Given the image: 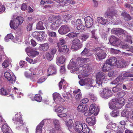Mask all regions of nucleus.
I'll return each mask as SVG.
<instances>
[{
    "label": "nucleus",
    "instance_id": "nucleus-1",
    "mask_svg": "<svg viewBox=\"0 0 133 133\" xmlns=\"http://www.w3.org/2000/svg\"><path fill=\"white\" fill-rule=\"evenodd\" d=\"M117 15V12L113 9V8H110L108 9L105 14V17L107 18L106 19H104L102 17H98L97 18V21L100 24H106L107 22L108 21V20L111 21H113L114 20L113 17L114 16H116Z\"/></svg>",
    "mask_w": 133,
    "mask_h": 133
},
{
    "label": "nucleus",
    "instance_id": "nucleus-2",
    "mask_svg": "<svg viewBox=\"0 0 133 133\" xmlns=\"http://www.w3.org/2000/svg\"><path fill=\"white\" fill-rule=\"evenodd\" d=\"M24 18L20 16H17L13 20L10 21V28L14 30H16L18 26L21 25L24 21Z\"/></svg>",
    "mask_w": 133,
    "mask_h": 133
},
{
    "label": "nucleus",
    "instance_id": "nucleus-3",
    "mask_svg": "<svg viewBox=\"0 0 133 133\" xmlns=\"http://www.w3.org/2000/svg\"><path fill=\"white\" fill-rule=\"evenodd\" d=\"M105 74L102 72H99L96 75V83L95 86L98 88L102 87V81L105 78Z\"/></svg>",
    "mask_w": 133,
    "mask_h": 133
},
{
    "label": "nucleus",
    "instance_id": "nucleus-4",
    "mask_svg": "<svg viewBox=\"0 0 133 133\" xmlns=\"http://www.w3.org/2000/svg\"><path fill=\"white\" fill-rule=\"evenodd\" d=\"M112 93L109 89L104 88L100 94L101 96L105 99H107L112 95Z\"/></svg>",
    "mask_w": 133,
    "mask_h": 133
},
{
    "label": "nucleus",
    "instance_id": "nucleus-5",
    "mask_svg": "<svg viewBox=\"0 0 133 133\" xmlns=\"http://www.w3.org/2000/svg\"><path fill=\"white\" fill-rule=\"evenodd\" d=\"M82 46V42L78 38H75L72 41V48L73 49L78 50L81 48Z\"/></svg>",
    "mask_w": 133,
    "mask_h": 133
},
{
    "label": "nucleus",
    "instance_id": "nucleus-6",
    "mask_svg": "<svg viewBox=\"0 0 133 133\" xmlns=\"http://www.w3.org/2000/svg\"><path fill=\"white\" fill-rule=\"evenodd\" d=\"M12 120L14 121L17 122L16 125H17L16 128L17 129H19L21 126H23L24 125L22 117L18 115H16L15 116L13 117Z\"/></svg>",
    "mask_w": 133,
    "mask_h": 133
},
{
    "label": "nucleus",
    "instance_id": "nucleus-7",
    "mask_svg": "<svg viewBox=\"0 0 133 133\" xmlns=\"http://www.w3.org/2000/svg\"><path fill=\"white\" fill-rule=\"evenodd\" d=\"M4 76L9 82L11 83H15L16 80V77L15 75L12 74L11 76V75L8 72H5Z\"/></svg>",
    "mask_w": 133,
    "mask_h": 133
},
{
    "label": "nucleus",
    "instance_id": "nucleus-8",
    "mask_svg": "<svg viewBox=\"0 0 133 133\" xmlns=\"http://www.w3.org/2000/svg\"><path fill=\"white\" fill-rule=\"evenodd\" d=\"M109 41L112 45L115 46H118L121 43L120 40L114 36H111Z\"/></svg>",
    "mask_w": 133,
    "mask_h": 133
},
{
    "label": "nucleus",
    "instance_id": "nucleus-9",
    "mask_svg": "<svg viewBox=\"0 0 133 133\" xmlns=\"http://www.w3.org/2000/svg\"><path fill=\"white\" fill-rule=\"evenodd\" d=\"M25 51L28 53V55L29 56H31L32 57L35 56L36 55H38L39 53L35 51V50L32 48L30 47H27L25 49Z\"/></svg>",
    "mask_w": 133,
    "mask_h": 133
},
{
    "label": "nucleus",
    "instance_id": "nucleus-10",
    "mask_svg": "<svg viewBox=\"0 0 133 133\" xmlns=\"http://www.w3.org/2000/svg\"><path fill=\"white\" fill-rule=\"evenodd\" d=\"M57 73L56 67L54 64H52L49 67L47 70L48 76L55 75Z\"/></svg>",
    "mask_w": 133,
    "mask_h": 133
},
{
    "label": "nucleus",
    "instance_id": "nucleus-11",
    "mask_svg": "<svg viewBox=\"0 0 133 133\" xmlns=\"http://www.w3.org/2000/svg\"><path fill=\"white\" fill-rule=\"evenodd\" d=\"M70 31L69 28L66 25H62L58 30L59 33L63 35L66 34Z\"/></svg>",
    "mask_w": 133,
    "mask_h": 133
},
{
    "label": "nucleus",
    "instance_id": "nucleus-12",
    "mask_svg": "<svg viewBox=\"0 0 133 133\" xmlns=\"http://www.w3.org/2000/svg\"><path fill=\"white\" fill-rule=\"evenodd\" d=\"M43 33L42 32L35 31L32 34V36L34 38H36L38 41H42L43 39L42 36Z\"/></svg>",
    "mask_w": 133,
    "mask_h": 133
},
{
    "label": "nucleus",
    "instance_id": "nucleus-13",
    "mask_svg": "<svg viewBox=\"0 0 133 133\" xmlns=\"http://www.w3.org/2000/svg\"><path fill=\"white\" fill-rule=\"evenodd\" d=\"M84 21L86 27L88 28H91L93 24L92 19L90 17L88 16L84 18Z\"/></svg>",
    "mask_w": 133,
    "mask_h": 133
},
{
    "label": "nucleus",
    "instance_id": "nucleus-14",
    "mask_svg": "<svg viewBox=\"0 0 133 133\" xmlns=\"http://www.w3.org/2000/svg\"><path fill=\"white\" fill-rule=\"evenodd\" d=\"M115 102H114L111 101V102L110 103L109 106V108L111 109H120L123 106L119 104L117 101Z\"/></svg>",
    "mask_w": 133,
    "mask_h": 133
},
{
    "label": "nucleus",
    "instance_id": "nucleus-15",
    "mask_svg": "<svg viewBox=\"0 0 133 133\" xmlns=\"http://www.w3.org/2000/svg\"><path fill=\"white\" fill-rule=\"evenodd\" d=\"M62 24V23H61L60 20H56L50 26V28L52 30H56L58 29L59 26Z\"/></svg>",
    "mask_w": 133,
    "mask_h": 133
},
{
    "label": "nucleus",
    "instance_id": "nucleus-16",
    "mask_svg": "<svg viewBox=\"0 0 133 133\" xmlns=\"http://www.w3.org/2000/svg\"><path fill=\"white\" fill-rule=\"evenodd\" d=\"M117 59L115 57H110L107 59L106 61L109 65L111 66H114L116 65L117 63Z\"/></svg>",
    "mask_w": 133,
    "mask_h": 133
},
{
    "label": "nucleus",
    "instance_id": "nucleus-17",
    "mask_svg": "<svg viewBox=\"0 0 133 133\" xmlns=\"http://www.w3.org/2000/svg\"><path fill=\"white\" fill-rule=\"evenodd\" d=\"M76 26L77 29L79 30H83L84 29V26L82 24L81 19H77L76 22Z\"/></svg>",
    "mask_w": 133,
    "mask_h": 133
},
{
    "label": "nucleus",
    "instance_id": "nucleus-18",
    "mask_svg": "<svg viewBox=\"0 0 133 133\" xmlns=\"http://www.w3.org/2000/svg\"><path fill=\"white\" fill-rule=\"evenodd\" d=\"M106 54L103 51H101L95 54L97 59L99 60L104 59L106 56Z\"/></svg>",
    "mask_w": 133,
    "mask_h": 133
},
{
    "label": "nucleus",
    "instance_id": "nucleus-19",
    "mask_svg": "<svg viewBox=\"0 0 133 133\" xmlns=\"http://www.w3.org/2000/svg\"><path fill=\"white\" fill-rule=\"evenodd\" d=\"M49 45L50 44L48 43L42 44L39 47L38 49L43 51H46L49 49Z\"/></svg>",
    "mask_w": 133,
    "mask_h": 133
},
{
    "label": "nucleus",
    "instance_id": "nucleus-20",
    "mask_svg": "<svg viewBox=\"0 0 133 133\" xmlns=\"http://www.w3.org/2000/svg\"><path fill=\"white\" fill-rule=\"evenodd\" d=\"M46 120L42 121L41 123L37 126L36 128V133H42V128L44 124V122Z\"/></svg>",
    "mask_w": 133,
    "mask_h": 133
},
{
    "label": "nucleus",
    "instance_id": "nucleus-21",
    "mask_svg": "<svg viewBox=\"0 0 133 133\" xmlns=\"http://www.w3.org/2000/svg\"><path fill=\"white\" fill-rule=\"evenodd\" d=\"M83 124L82 123L78 121L75 122V129L76 131H81L82 129V127Z\"/></svg>",
    "mask_w": 133,
    "mask_h": 133
},
{
    "label": "nucleus",
    "instance_id": "nucleus-22",
    "mask_svg": "<svg viewBox=\"0 0 133 133\" xmlns=\"http://www.w3.org/2000/svg\"><path fill=\"white\" fill-rule=\"evenodd\" d=\"M77 109L80 112H84L87 110L88 108L86 105H84L82 104H81L78 105Z\"/></svg>",
    "mask_w": 133,
    "mask_h": 133
},
{
    "label": "nucleus",
    "instance_id": "nucleus-23",
    "mask_svg": "<svg viewBox=\"0 0 133 133\" xmlns=\"http://www.w3.org/2000/svg\"><path fill=\"white\" fill-rule=\"evenodd\" d=\"M59 48L58 51L60 52H63L65 54L68 53L69 51V49L67 48L66 45H63L61 47L58 44H57Z\"/></svg>",
    "mask_w": 133,
    "mask_h": 133
},
{
    "label": "nucleus",
    "instance_id": "nucleus-24",
    "mask_svg": "<svg viewBox=\"0 0 133 133\" xmlns=\"http://www.w3.org/2000/svg\"><path fill=\"white\" fill-rule=\"evenodd\" d=\"M96 119L94 116H92L90 117L87 118L86 119V122L90 125H92L95 123Z\"/></svg>",
    "mask_w": 133,
    "mask_h": 133
},
{
    "label": "nucleus",
    "instance_id": "nucleus-25",
    "mask_svg": "<svg viewBox=\"0 0 133 133\" xmlns=\"http://www.w3.org/2000/svg\"><path fill=\"white\" fill-rule=\"evenodd\" d=\"M125 100L122 97L121 98H113L111 101L114 102H115L117 101V102L119 103L123 106L124 105Z\"/></svg>",
    "mask_w": 133,
    "mask_h": 133
},
{
    "label": "nucleus",
    "instance_id": "nucleus-26",
    "mask_svg": "<svg viewBox=\"0 0 133 133\" xmlns=\"http://www.w3.org/2000/svg\"><path fill=\"white\" fill-rule=\"evenodd\" d=\"M116 65L118 68H124L126 66L127 64L124 61H118Z\"/></svg>",
    "mask_w": 133,
    "mask_h": 133
},
{
    "label": "nucleus",
    "instance_id": "nucleus-27",
    "mask_svg": "<svg viewBox=\"0 0 133 133\" xmlns=\"http://www.w3.org/2000/svg\"><path fill=\"white\" fill-rule=\"evenodd\" d=\"M9 91L8 89H6L4 88H1L0 89V94L3 96H9L11 95L9 94Z\"/></svg>",
    "mask_w": 133,
    "mask_h": 133
},
{
    "label": "nucleus",
    "instance_id": "nucleus-28",
    "mask_svg": "<svg viewBox=\"0 0 133 133\" xmlns=\"http://www.w3.org/2000/svg\"><path fill=\"white\" fill-rule=\"evenodd\" d=\"M2 130L3 132L4 133L11 132L10 127L6 124H4L2 126Z\"/></svg>",
    "mask_w": 133,
    "mask_h": 133
},
{
    "label": "nucleus",
    "instance_id": "nucleus-29",
    "mask_svg": "<svg viewBox=\"0 0 133 133\" xmlns=\"http://www.w3.org/2000/svg\"><path fill=\"white\" fill-rule=\"evenodd\" d=\"M54 1L56 2L57 3H59L60 5L62 6L65 5L68 2L69 3L70 2L71 3V2L72 1L71 0H54Z\"/></svg>",
    "mask_w": 133,
    "mask_h": 133
},
{
    "label": "nucleus",
    "instance_id": "nucleus-30",
    "mask_svg": "<svg viewBox=\"0 0 133 133\" xmlns=\"http://www.w3.org/2000/svg\"><path fill=\"white\" fill-rule=\"evenodd\" d=\"M65 58L64 56H63L58 57L56 59V62L57 63L63 64L65 62Z\"/></svg>",
    "mask_w": 133,
    "mask_h": 133
},
{
    "label": "nucleus",
    "instance_id": "nucleus-31",
    "mask_svg": "<svg viewBox=\"0 0 133 133\" xmlns=\"http://www.w3.org/2000/svg\"><path fill=\"white\" fill-rule=\"evenodd\" d=\"M108 64L106 62L102 67V70L104 72H108L110 69V67L108 65Z\"/></svg>",
    "mask_w": 133,
    "mask_h": 133
},
{
    "label": "nucleus",
    "instance_id": "nucleus-32",
    "mask_svg": "<svg viewBox=\"0 0 133 133\" xmlns=\"http://www.w3.org/2000/svg\"><path fill=\"white\" fill-rule=\"evenodd\" d=\"M42 97L40 94H37L35 95L34 98L31 99L32 100L34 99L38 102H41L42 100Z\"/></svg>",
    "mask_w": 133,
    "mask_h": 133
},
{
    "label": "nucleus",
    "instance_id": "nucleus-33",
    "mask_svg": "<svg viewBox=\"0 0 133 133\" xmlns=\"http://www.w3.org/2000/svg\"><path fill=\"white\" fill-rule=\"evenodd\" d=\"M83 126L82 129L81 130V131L84 133H89L90 132V130L87 125L84 124H83Z\"/></svg>",
    "mask_w": 133,
    "mask_h": 133
},
{
    "label": "nucleus",
    "instance_id": "nucleus-34",
    "mask_svg": "<svg viewBox=\"0 0 133 133\" xmlns=\"http://www.w3.org/2000/svg\"><path fill=\"white\" fill-rule=\"evenodd\" d=\"M116 33L119 35L124 34L127 35L128 34L127 32L126 31L121 28H118L116 30Z\"/></svg>",
    "mask_w": 133,
    "mask_h": 133
},
{
    "label": "nucleus",
    "instance_id": "nucleus-35",
    "mask_svg": "<svg viewBox=\"0 0 133 133\" xmlns=\"http://www.w3.org/2000/svg\"><path fill=\"white\" fill-rule=\"evenodd\" d=\"M88 80L89 79L87 78L81 79L79 82V83L81 85L83 86L88 83Z\"/></svg>",
    "mask_w": 133,
    "mask_h": 133
},
{
    "label": "nucleus",
    "instance_id": "nucleus-36",
    "mask_svg": "<svg viewBox=\"0 0 133 133\" xmlns=\"http://www.w3.org/2000/svg\"><path fill=\"white\" fill-rule=\"evenodd\" d=\"M121 15L124 17V19L126 20L129 21L131 19V17L126 12H123L121 14Z\"/></svg>",
    "mask_w": 133,
    "mask_h": 133
},
{
    "label": "nucleus",
    "instance_id": "nucleus-37",
    "mask_svg": "<svg viewBox=\"0 0 133 133\" xmlns=\"http://www.w3.org/2000/svg\"><path fill=\"white\" fill-rule=\"evenodd\" d=\"M66 110V109L64 108L62 106H60L55 109V111L56 112H64Z\"/></svg>",
    "mask_w": 133,
    "mask_h": 133
},
{
    "label": "nucleus",
    "instance_id": "nucleus-38",
    "mask_svg": "<svg viewBox=\"0 0 133 133\" xmlns=\"http://www.w3.org/2000/svg\"><path fill=\"white\" fill-rule=\"evenodd\" d=\"M88 58H83L82 57H78L77 59V61H78V63H80L82 64L85 63L87 61Z\"/></svg>",
    "mask_w": 133,
    "mask_h": 133
},
{
    "label": "nucleus",
    "instance_id": "nucleus-39",
    "mask_svg": "<svg viewBox=\"0 0 133 133\" xmlns=\"http://www.w3.org/2000/svg\"><path fill=\"white\" fill-rule=\"evenodd\" d=\"M36 28L39 30L44 29L45 28L43 25V23L41 21L38 22L37 24Z\"/></svg>",
    "mask_w": 133,
    "mask_h": 133
},
{
    "label": "nucleus",
    "instance_id": "nucleus-40",
    "mask_svg": "<svg viewBox=\"0 0 133 133\" xmlns=\"http://www.w3.org/2000/svg\"><path fill=\"white\" fill-rule=\"evenodd\" d=\"M89 37V36L88 35L86 34H83L79 36V38L83 41H85Z\"/></svg>",
    "mask_w": 133,
    "mask_h": 133
},
{
    "label": "nucleus",
    "instance_id": "nucleus-41",
    "mask_svg": "<svg viewBox=\"0 0 133 133\" xmlns=\"http://www.w3.org/2000/svg\"><path fill=\"white\" fill-rule=\"evenodd\" d=\"M76 66V64L75 62L73 61H71L70 63L68 66V68L69 69H73L74 67H75Z\"/></svg>",
    "mask_w": 133,
    "mask_h": 133
},
{
    "label": "nucleus",
    "instance_id": "nucleus-42",
    "mask_svg": "<svg viewBox=\"0 0 133 133\" xmlns=\"http://www.w3.org/2000/svg\"><path fill=\"white\" fill-rule=\"evenodd\" d=\"M122 76L119 75L112 82L111 84H116L118 83L122 78Z\"/></svg>",
    "mask_w": 133,
    "mask_h": 133
},
{
    "label": "nucleus",
    "instance_id": "nucleus-43",
    "mask_svg": "<svg viewBox=\"0 0 133 133\" xmlns=\"http://www.w3.org/2000/svg\"><path fill=\"white\" fill-rule=\"evenodd\" d=\"M119 84L117 85L115 87L113 88L112 91L114 92H116L121 90V88Z\"/></svg>",
    "mask_w": 133,
    "mask_h": 133
},
{
    "label": "nucleus",
    "instance_id": "nucleus-44",
    "mask_svg": "<svg viewBox=\"0 0 133 133\" xmlns=\"http://www.w3.org/2000/svg\"><path fill=\"white\" fill-rule=\"evenodd\" d=\"M89 51V49L85 48L83 51L81 53V54L83 56H88V55Z\"/></svg>",
    "mask_w": 133,
    "mask_h": 133
},
{
    "label": "nucleus",
    "instance_id": "nucleus-45",
    "mask_svg": "<svg viewBox=\"0 0 133 133\" xmlns=\"http://www.w3.org/2000/svg\"><path fill=\"white\" fill-rule=\"evenodd\" d=\"M13 38L14 36H13L12 34H9L5 37V39L6 42H8L9 41V39H13Z\"/></svg>",
    "mask_w": 133,
    "mask_h": 133
},
{
    "label": "nucleus",
    "instance_id": "nucleus-46",
    "mask_svg": "<svg viewBox=\"0 0 133 133\" xmlns=\"http://www.w3.org/2000/svg\"><path fill=\"white\" fill-rule=\"evenodd\" d=\"M24 75L25 77L27 78H30L33 81L35 79L34 77H33V76H32L31 74H29L27 72H25Z\"/></svg>",
    "mask_w": 133,
    "mask_h": 133
},
{
    "label": "nucleus",
    "instance_id": "nucleus-47",
    "mask_svg": "<svg viewBox=\"0 0 133 133\" xmlns=\"http://www.w3.org/2000/svg\"><path fill=\"white\" fill-rule=\"evenodd\" d=\"M52 95L54 100L55 101L56 100L58 99L60 96V94L57 92H55Z\"/></svg>",
    "mask_w": 133,
    "mask_h": 133
},
{
    "label": "nucleus",
    "instance_id": "nucleus-48",
    "mask_svg": "<svg viewBox=\"0 0 133 133\" xmlns=\"http://www.w3.org/2000/svg\"><path fill=\"white\" fill-rule=\"evenodd\" d=\"M52 2L51 1H49V0H41L40 4L41 5H43L46 4H51L52 3Z\"/></svg>",
    "mask_w": 133,
    "mask_h": 133
},
{
    "label": "nucleus",
    "instance_id": "nucleus-49",
    "mask_svg": "<svg viewBox=\"0 0 133 133\" xmlns=\"http://www.w3.org/2000/svg\"><path fill=\"white\" fill-rule=\"evenodd\" d=\"M38 70V69L37 68H35L33 69H30V71L31 72V74H32V76H33L34 77L37 75Z\"/></svg>",
    "mask_w": 133,
    "mask_h": 133
},
{
    "label": "nucleus",
    "instance_id": "nucleus-50",
    "mask_svg": "<svg viewBox=\"0 0 133 133\" xmlns=\"http://www.w3.org/2000/svg\"><path fill=\"white\" fill-rule=\"evenodd\" d=\"M77 34L76 33L71 32L67 35L66 36H68L70 38H73L77 37Z\"/></svg>",
    "mask_w": 133,
    "mask_h": 133
},
{
    "label": "nucleus",
    "instance_id": "nucleus-51",
    "mask_svg": "<svg viewBox=\"0 0 133 133\" xmlns=\"http://www.w3.org/2000/svg\"><path fill=\"white\" fill-rule=\"evenodd\" d=\"M132 37L131 36H127L125 39V40L129 43L132 44Z\"/></svg>",
    "mask_w": 133,
    "mask_h": 133
},
{
    "label": "nucleus",
    "instance_id": "nucleus-52",
    "mask_svg": "<svg viewBox=\"0 0 133 133\" xmlns=\"http://www.w3.org/2000/svg\"><path fill=\"white\" fill-rule=\"evenodd\" d=\"M95 107L94 105L91 104L90 106L89 111L92 114L95 112Z\"/></svg>",
    "mask_w": 133,
    "mask_h": 133
},
{
    "label": "nucleus",
    "instance_id": "nucleus-53",
    "mask_svg": "<svg viewBox=\"0 0 133 133\" xmlns=\"http://www.w3.org/2000/svg\"><path fill=\"white\" fill-rule=\"evenodd\" d=\"M123 75L124 77H133V74L130 72H125L123 74Z\"/></svg>",
    "mask_w": 133,
    "mask_h": 133
},
{
    "label": "nucleus",
    "instance_id": "nucleus-54",
    "mask_svg": "<svg viewBox=\"0 0 133 133\" xmlns=\"http://www.w3.org/2000/svg\"><path fill=\"white\" fill-rule=\"evenodd\" d=\"M53 56L49 52L46 53V57L47 59L49 61H51L53 59Z\"/></svg>",
    "mask_w": 133,
    "mask_h": 133
},
{
    "label": "nucleus",
    "instance_id": "nucleus-55",
    "mask_svg": "<svg viewBox=\"0 0 133 133\" xmlns=\"http://www.w3.org/2000/svg\"><path fill=\"white\" fill-rule=\"evenodd\" d=\"M2 64L3 67L6 68L9 65V62L7 60L4 61Z\"/></svg>",
    "mask_w": 133,
    "mask_h": 133
},
{
    "label": "nucleus",
    "instance_id": "nucleus-56",
    "mask_svg": "<svg viewBox=\"0 0 133 133\" xmlns=\"http://www.w3.org/2000/svg\"><path fill=\"white\" fill-rule=\"evenodd\" d=\"M89 97L94 102L96 101V98L94 95V94L91 93H90L89 94Z\"/></svg>",
    "mask_w": 133,
    "mask_h": 133
},
{
    "label": "nucleus",
    "instance_id": "nucleus-57",
    "mask_svg": "<svg viewBox=\"0 0 133 133\" xmlns=\"http://www.w3.org/2000/svg\"><path fill=\"white\" fill-rule=\"evenodd\" d=\"M45 79V77H42L38 80L37 83L39 84L41 83L44 82Z\"/></svg>",
    "mask_w": 133,
    "mask_h": 133
},
{
    "label": "nucleus",
    "instance_id": "nucleus-58",
    "mask_svg": "<svg viewBox=\"0 0 133 133\" xmlns=\"http://www.w3.org/2000/svg\"><path fill=\"white\" fill-rule=\"evenodd\" d=\"M125 7L129 9L131 11H133V6L131 5L130 4L125 3Z\"/></svg>",
    "mask_w": 133,
    "mask_h": 133
},
{
    "label": "nucleus",
    "instance_id": "nucleus-59",
    "mask_svg": "<svg viewBox=\"0 0 133 133\" xmlns=\"http://www.w3.org/2000/svg\"><path fill=\"white\" fill-rule=\"evenodd\" d=\"M48 35L52 37H55L56 36V34L55 32L50 31L48 32Z\"/></svg>",
    "mask_w": 133,
    "mask_h": 133
},
{
    "label": "nucleus",
    "instance_id": "nucleus-60",
    "mask_svg": "<svg viewBox=\"0 0 133 133\" xmlns=\"http://www.w3.org/2000/svg\"><path fill=\"white\" fill-rule=\"evenodd\" d=\"M59 43L61 45L65 44L66 43V41L64 38L62 37L60 38L59 40Z\"/></svg>",
    "mask_w": 133,
    "mask_h": 133
},
{
    "label": "nucleus",
    "instance_id": "nucleus-61",
    "mask_svg": "<svg viewBox=\"0 0 133 133\" xmlns=\"http://www.w3.org/2000/svg\"><path fill=\"white\" fill-rule=\"evenodd\" d=\"M72 17L71 15L69 14H67L65 15L64 17V18L65 21L66 22L69 19Z\"/></svg>",
    "mask_w": 133,
    "mask_h": 133
},
{
    "label": "nucleus",
    "instance_id": "nucleus-62",
    "mask_svg": "<svg viewBox=\"0 0 133 133\" xmlns=\"http://www.w3.org/2000/svg\"><path fill=\"white\" fill-rule=\"evenodd\" d=\"M53 123L55 126V127H58L59 128V121L57 119H55L54 120Z\"/></svg>",
    "mask_w": 133,
    "mask_h": 133
},
{
    "label": "nucleus",
    "instance_id": "nucleus-63",
    "mask_svg": "<svg viewBox=\"0 0 133 133\" xmlns=\"http://www.w3.org/2000/svg\"><path fill=\"white\" fill-rule=\"evenodd\" d=\"M130 46L127 44L122 45V48L124 49H126L127 51H129Z\"/></svg>",
    "mask_w": 133,
    "mask_h": 133
},
{
    "label": "nucleus",
    "instance_id": "nucleus-64",
    "mask_svg": "<svg viewBox=\"0 0 133 133\" xmlns=\"http://www.w3.org/2000/svg\"><path fill=\"white\" fill-rule=\"evenodd\" d=\"M82 97V94L81 92L77 94L75 97L77 101H78Z\"/></svg>",
    "mask_w": 133,
    "mask_h": 133
}]
</instances>
